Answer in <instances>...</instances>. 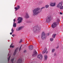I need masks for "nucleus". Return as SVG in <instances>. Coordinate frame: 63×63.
Wrapping results in <instances>:
<instances>
[{"instance_id": "obj_7", "label": "nucleus", "mask_w": 63, "mask_h": 63, "mask_svg": "<svg viewBox=\"0 0 63 63\" xmlns=\"http://www.w3.org/2000/svg\"><path fill=\"white\" fill-rule=\"evenodd\" d=\"M37 57L40 59H42L43 58V56L42 55L40 54L37 56Z\"/></svg>"}, {"instance_id": "obj_24", "label": "nucleus", "mask_w": 63, "mask_h": 63, "mask_svg": "<svg viewBox=\"0 0 63 63\" xmlns=\"http://www.w3.org/2000/svg\"><path fill=\"white\" fill-rule=\"evenodd\" d=\"M14 58L12 59L11 60V61L12 63H13V61H14Z\"/></svg>"}, {"instance_id": "obj_18", "label": "nucleus", "mask_w": 63, "mask_h": 63, "mask_svg": "<svg viewBox=\"0 0 63 63\" xmlns=\"http://www.w3.org/2000/svg\"><path fill=\"white\" fill-rule=\"evenodd\" d=\"M13 27H16V23H14L13 25Z\"/></svg>"}, {"instance_id": "obj_4", "label": "nucleus", "mask_w": 63, "mask_h": 63, "mask_svg": "<svg viewBox=\"0 0 63 63\" xmlns=\"http://www.w3.org/2000/svg\"><path fill=\"white\" fill-rule=\"evenodd\" d=\"M23 20V19L22 17H19L17 19V21H18L17 22V23H20L22 22Z\"/></svg>"}, {"instance_id": "obj_19", "label": "nucleus", "mask_w": 63, "mask_h": 63, "mask_svg": "<svg viewBox=\"0 0 63 63\" xmlns=\"http://www.w3.org/2000/svg\"><path fill=\"white\" fill-rule=\"evenodd\" d=\"M56 35V34H53L52 37V38H54L55 37V36Z\"/></svg>"}, {"instance_id": "obj_10", "label": "nucleus", "mask_w": 63, "mask_h": 63, "mask_svg": "<svg viewBox=\"0 0 63 63\" xmlns=\"http://www.w3.org/2000/svg\"><path fill=\"white\" fill-rule=\"evenodd\" d=\"M20 9V6L19 5H17V7H15V9H16V11L18 10H19Z\"/></svg>"}, {"instance_id": "obj_2", "label": "nucleus", "mask_w": 63, "mask_h": 63, "mask_svg": "<svg viewBox=\"0 0 63 63\" xmlns=\"http://www.w3.org/2000/svg\"><path fill=\"white\" fill-rule=\"evenodd\" d=\"M51 20V17L50 16H48L46 18V22L49 23Z\"/></svg>"}, {"instance_id": "obj_29", "label": "nucleus", "mask_w": 63, "mask_h": 63, "mask_svg": "<svg viewBox=\"0 0 63 63\" xmlns=\"http://www.w3.org/2000/svg\"><path fill=\"white\" fill-rule=\"evenodd\" d=\"M14 30L13 29V28H12L11 30V32H12L13 33L14 32Z\"/></svg>"}, {"instance_id": "obj_32", "label": "nucleus", "mask_w": 63, "mask_h": 63, "mask_svg": "<svg viewBox=\"0 0 63 63\" xmlns=\"http://www.w3.org/2000/svg\"><path fill=\"white\" fill-rule=\"evenodd\" d=\"M22 42V39H21L20 40V41L19 42V43H21V42Z\"/></svg>"}, {"instance_id": "obj_28", "label": "nucleus", "mask_w": 63, "mask_h": 63, "mask_svg": "<svg viewBox=\"0 0 63 63\" xmlns=\"http://www.w3.org/2000/svg\"><path fill=\"white\" fill-rule=\"evenodd\" d=\"M22 47V46L21 45L19 48V51H20V50H21Z\"/></svg>"}, {"instance_id": "obj_35", "label": "nucleus", "mask_w": 63, "mask_h": 63, "mask_svg": "<svg viewBox=\"0 0 63 63\" xmlns=\"http://www.w3.org/2000/svg\"><path fill=\"white\" fill-rule=\"evenodd\" d=\"M12 33H13V32H10V35H12Z\"/></svg>"}, {"instance_id": "obj_42", "label": "nucleus", "mask_w": 63, "mask_h": 63, "mask_svg": "<svg viewBox=\"0 0 63 63\" xmlns=\"http://www.w3.org/2000/svg\"><path fill=\"white\" fill-rule=\"evenodd\" d=\"M33 63V62H32V63Z\"/></svg>"}, {"instance_id": "obj_13", "label": "nucleus", "mask_w": 63, "mask_h": 63, "mask_svg": "<svg viewBox=\"0 0 63 63\" xmlns=\"http://www.w3.org/2000/svg\"><path fill=\"white\" fill-rule=\"evenodd\" d=\"M37 54V53L36 52V51L34 50L33 52V54L32 55L33 56H34L35 55H36Z\"/></svg>"}, {"instance_id": "obj_11", "label": "nucleus", "mask_w": 63, "mask_h": 63, "mask_svg": "<svg viewBox=\"0 0 63 63\" xmlns=\"http://www.w3.org/2000/svg\"><path fill=\"white\" fill-rule=\"evenodd\" d=\"M29 48L30 50H32L33 48V46L32 45L30 46L29 47Z\"/></svg>"}, {"instance_id": "obj_16", "label": "nucleus", "mask_w": 63, "mask_h": 63, "mask_svg": "<svg viewBox=\"0 0 63 63\" xmlns=\"http://www.w3.org/2000/svg\"><path fill=\"white\" fill-rule=\"evenodd\" d=\"M47 49L46 48H45L44 50L42 52V54H43L44 53H46V52L47 51Z\"/></svg>"}, {"instance_id": "obj_38", "label": "nucleus", "mask_w": 63, "mask_h": 63, "mask_svg": "<svg viewBox=\"0 0 63 63\" xmlns=\"http://www.w3.org/2000/svg\"><path fill=\"white\" fill-rule=\"evenodd\" d=\"M49 35V33H48L47 34V35L48 36V35Z\"/></svg>"}, {"instance_id": "obj_20", "label": "nucleus", "mask_w": 63, "mask_h": 63, "mask_svg": "<svg viewBox=\"0 0 63 63\" xmlns=\"http://www.w3.org/2000/svg\"><path fill=\"white\" fill-rule=\"evenodd\" d=\"M22 28V27H19L18 28V30H19H19H20Z\"/></svg>"}, {"instance_id": "obj_39", "label": "nucleus", "mask_w": 63, "mask_h": 63, "mask_svg": "<svg viewBox=\"0 0 63 63\" xmlns=\"http://www.w3.org/2000/svg\"><path fill=\"white\" fill-rule=\"evenodd\" d=\"M26 51V50H25V51H24V52H25Z\"/></svg>"}, {"instance_id": "obj_27", "label": "nucleus", "mask_w": 63, "mask_h": 63, "mask_svg": "<svg viewBox=\"0 0 63 63\" xmlns=\"http://www.w3.org/2000/svg\"><path fill=\"white\" fill-rule=\"evenodd\" d=\"M10 57H11V56H9V57L8 59V62H9V60H10Z\"/></svg>"}, {"instance_id": "obj_22", "label": "nucleus", "mask_w": 63, "mask_h": 63, "mask_svg": "<svg viewBox=\"0 0 63 63\" xmlns=\"http://www.w3.org/2000/svg\"><path fill=\"white\" fill-rule=\"evenodd\" d=\"M10 47H12V48H13V47H14V46H12V44H11L10 46Z\"/></svg>"}, {"instance_id": "obj_26", "label": "nucleus", "mask_w": 63, "mask_h": 63, "mask_svg": "<svg viewBox=\"0 0 63 63\" xmlns=\"http://www.w3.org/2000/svg\"><path fill=\"white\" fill-rule=\"evenodd\" d=\"M54 56H57V54L56 53H55L54 54Z\"/></svg>"}, {"instance_id": "obj_12", "label": "nucleus", "mask_w": 63, "mask_h": 63, "mask_svg": "<svg viewBox=\"0 0 63 63\" xmlns=\"http://www.w3.org/2000/svg\"><path fill=\"white\" fill-rule=\"evenodd\" d=\"M62 5V4L61 3H60L57 5V7L58 8H60Z\"/></svg>"}, {"instance_id": "obj_5", "label": "nucleus", "mask_w": 63, "mask_h": 63, "mask_svg": "<svg viewBox=\"0 0 63 63\" xmlns=\"http://www.w3.org/2000/svg\"><path fill=\"white\" fill-rule=\"evenodd\" d=\"M42 39H45L46 38V34L45 33V32H43L42 33Z\"/></svg>"}, {"instance_id": "obj_30", "label": "nucleus", "mask_w": 63, "mask_h": 63, "mask_svg": "<svg viewBox=\"0 0 63 63\" xmlns=\"http://www.w3.org/2000/svg\"><path fill=\"white\" fill-rule=\"evenodd\" d=\"M60 9H63V6H62L60 8Z\"/></svg>"}, {"instance_id": "obj_6", "label": "nucleus", "mask_w": 63, "mask_h": 63, "mask_svg": "<svg viewBox=\"0 0 63 63\" xmlns=\"http://www.w3.org/2000/svg\"><path fill=\"white\" fill-rule=\"evenodd\" d=\"M34 32H40V29L38 28V27H37L36 28H35L34 29Z\"/></svg>"}, {"instance_id": "obj_41", "label": "nucleus", "mask_w": 63, "mask_h": 63, "mask_svg": "<svg viewBox=\"0 0 63 63\" xmlns=\"http://www.w3.org/2000/svg\"><path fill=\"white\" fill-rule=\"evenodd\" d=\"M9 56V54H8V56Z\"/></svg>"}, {"instance_id": "obj_33", "label": "nucleus", "mask_w": 63, "mask_h": 63, "mask_svg": "<svg viewBox=\"0 0 63 63\" xmlns=\"http://www.w3.org/2000/svg\"><path fill=\"white\" fill-rule=\"evenodd\" d=\"M14 21V23H15V21H16V19H14L13 20Z\"/></svg>"}, {"instance_id": "obj_9", "label": "nucleus", "mask_w": 63, "mask_h": 63, "mask_svg": "<svg viewBox=\"0 0 63 63\" xmlns=\"http://www.w3.org/2000/svg\"><path fill=\"white\" fill-rule=\"evenodd\" d=\"M22 62V60L21 59H19L17 61V63H21Z\"/></svg>"}, {"instance_id": "obj_40", "label": "nucleus", "mask_w": 63, "mask_h": 63, "mask_svg": "<svg viewBox=\"0 0 63 63\" xmlns=\"http://www.w3.org/2000/svg\"><path fill=\"white\" fill-rule=\"evenodd\" d=\"M48 53V51H47V53Z\"/></svg>"}, {"instance_id": "obj_31", "label": "nucleus", "mask_w": 63, "mask_h": 63, "mask_svg": "<svg viewBox=\"0 0 63 63\" xmlns=\"http://www.w3.org/2000/svg\"><path fill=\"white\" fill-rule=\"evenodd\" d=\"M57 21H58V22H59V21H60V19H58Z\"/></svg>"}, {"instance_id": "obj_14", "label": "nucleus", "mask_w": 63, "mask_h": 63, "mask_svg": "<svg viewBox=\"0 0 63 63\" xmlns=\"http://www.w3.org/2000/svg\"><path fill=\"white\" fill-rule=\"evenodd\" d=\"M55 3H51L50 6L52 7H54V6H55Z\"/></svg>"}, {"instance_id": "obj_21", "label": "nucleus", "mask_w": 63, "mask_h": 63, "mask_svg": "<svg viewBox=\"0 0 63 63\" xmlns=\"http://www.w3.org/2000/svg\"><path fill=\"white\" fill-rule=\"evenodd\" d=\"M49 7V5H46L45 6V7L46 8H47Z\"/></svg>"}, {"instance_id": "obj_23", "label": "nucleus", "mask_w": 63, "mask_h": 63, "mask_svg": "<svg viewBox=\"0 0 63 63\" xmlns=\"http://www.w3.org/2000/svg\"><path fill=\"white\" fill-rule=\"evenodd\" d=\"M53 38H50V41H51V42H52V41H53Z\"/></svg>"}, {"instance_id": "obj_37", "label": "nucleus", "mask_w": 63, "mask_h": 63, "mask_svg": "<svg viewBox=\"0 0 63 63\" xmlns=\"http://www.w3.org/2000/svg\"><path fill=\"white\" fill-rule=\"evenodd\" d=\"M12 36L13 37H14L15 36V34L12 35Z\"/></svg>"}, {"instance_id": "obj_1", "label": "nucleus", "mask_w": 63, "mask_h": 63, "mask_svg": "<svg viewBox=\"0 0 63 63\" xmlns=\"http://www.w3.org/2000/svg\"><path fill=\"white\" fill-rule=\"evenodd\" d=\"M45 8V7H43L41 8V9L39 8H37L34 9L33 10V16L37 15L39 13H40L42 11V9H44Z\"/></svg>"}, {"instance_id": "obj_34", "label": "nucleus", "mask_w": 63, "mask_h": 63, "mask_svg": "<svg viewBox=\"0 0 63 63\" xmlns=\"http://www.w3.org/2000/svg\"><path fill=\"white\" fill-rule=\"evenodd\" d=\"M60 15H62L63 13L62 12H60Z\"/></svg>"}, {"instance_id": "obj_17", "label": "nucleus", "mask_w": 63, "mask_h": 63, "mask_svg": "<svg viewBox=\"0 0 63 63\" xmlns=\"http://www.w3.org/2000/svg\"><path fill=\"white\" fill-rule=\"evenodd\" d=\"M44 57H45V60H47V55H45L44 56Z\"/></svg>"}, {"instance_id": "obj_36", "label": "nucleus", "mask_w": 63, "mask_h": 63, "mask_svg": "<svg viewBox=\"0 0 63 63\" xmlns=\"http://www.w3.org/2000/svg\"><path fill=\"white\" fill-rule=\"evenodd\" d=\"M59 47V46H58L57 47H56V48H58Z\"/></svg>"}, {"instance_id": "obj_15", "label": "nucleus", "mask_w": 63, "mask_h": 63, "mask_svg": "<svg viewBox=\"0 0 63 63\" xmlns=\"http://www.w3.org/2000/svg\"><path fill=\"white\" fill-rule=\"evenodd\" d=\"M25 17L26 18H29V16L28 15V13H26V15L25 16Z\"/></svg>"}, {"instance_id": "obj_25", "label": "nucleus", "mask_w": 63, "mask_h": 63, "mask_svg": "<svg viewBox=\"0 0 63 63\" xmlns=\"http://www.w3.org/2000/svg\"><path fill=\"white\" fill-rule=\"evenodd\" d=\"M54 51H55V49H52V52H54Z\"/></svg>"}, {"instance_id": "obj_3", "label": "nucleus", "mask_w": 63, "mask_h": 63, "mask_svg": "<svg viewBox=\"0 0 63 63\" xmlns=\"http://www.w3.org/2000/svg\"><path fill=\"white\" fill-rule=\"evenodd\" d=\"M57 25V22H55L52 24L51 26V27L53 28H54L55 27H56Z\"/></svg>"}, {"instance_id": "obj_8", "label": "nucleus", "mask_w": 63, "mask_h": 63, "mask_svg": "<svg viewBox=\"0 0 63 63\" xmlns=\"http://www.w3.org/2000/svg\"><path fill=\"white\" fill-rule=\"evenodd\" d=\"M18 48H16L15 51L14 52V55H15L16 54V51H18Z\"/></svg>"}]
</instances>
